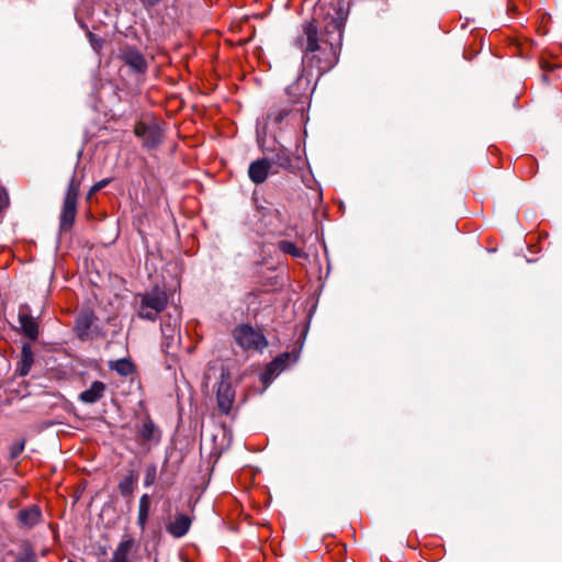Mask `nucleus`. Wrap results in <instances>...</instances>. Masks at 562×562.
<instances>
[{
    "label": "nucleus",
    "instance_id": "nucleus-1",
    "mask_svg": "<svg viewBox=\"0 0 562 562\" xmlns=\"http://www.w3.org/2000/svg\"><path fill=\"white\" fill-rule=\"evenodd\" d=\"M327 36H318L315 23L303 25L304 37L300 40L304 47L302 57L303 71L319 78L329 71L338 61L342 40V23L338 19H331L326 26Z\"/></svg>",
    "mask_w": 562,
    "mask_h": 562
},
{
    "label": "nucleus",
    "instance_id": "nucleus-2",
    "mask_svg": "<svg viewBox=\"0 0 562 562\" xmlns=\"http://www.w3.org/2000/svg\"><path fill=\"white\" fill-rule=\"evenodd\" d=\"M167 305V292L159 286L135 295L136 315L142 319L155 322Z\"/></svg>",
    "mask_w": 562,
    "mask_h": 562
},
{
    "label": "nucleus",
    "instance_id": "nucleus-3",
    "mask_svg": "<svg viewBox=\"0 0 562 562\" xmlns=\"http://www.w3.org/2000/svg\"><path fill=\"white\" fill-rule=\"evenodd\" d=\"M233 337L235 342L245 351L261 352L268 346V340L261 330L249 324L237 325L233 330Z\"/></svg>",
    "mask_w": 562,
    "mask_h": 562
},
{
    "label": "nucleus",
    "instance_id": "nucleus-4",
    "mask_svg": "<svg viewBox=\"0 0 562 562\" xmlns=\"http://www.w3.org/2000/svg\"><path fill=\"white\" fill-rule=\"evenodd\" d=\"M135 135L142 139L143 145L153 148L161 142V131L157 123L150 122H137L134 128Z\"/></svg>",
    "mask_w": 562,
    "mask_h": 562
},
{
    "label": "nucleus",
    "instance_id": "nucleus-5",
    "mask_svg": "<svg viewBox=\"0 0 562 562\" xmlns=\"http://www.w3.org/2000/svg\"><path fill=\"white\" fill-rule=\"evenodd\" d=\"M277 173L279 170L273 168V162L268 157L256 159L248 167V177L255 184H261L270 175Z\"/></svg>",
    "mask_w": 562,
    "mask_h": 562
},
{
    "label": "nucleus",
    "instance_id": "nucleus-6",
    "mask_svg": "<svg viewBox=\"0 0 562 562\" xmlns=\"http://www.w3.org/2000/svg\"><path fill=\"white\" fill-rule=\"evenodd\" d=\"M119 57L134 72L144 74L147 70L148 65L144 55L133 46H123L120 49Z\"/></svg>",
    "mask_w": 562,
    "mask_h": 562
},
{
    "label": "nucleus",
    "instance_id": "nucleus-7",
    "mask_svg": "<svg viewBox=\"0 0 562 562\" xmlns=\"http://www.w3.org/2000/svg\"><path fill=\"white\" fill-rule=\"evenodd\" d=\"M137 541L133 537L126 535L115 548L111 562H132V557L137 552Z\"/></svg>",
    "mask_w": 562,
    "mask_h": 562
},
{
    "label": "nucleus",
    "instance_id": "nucleus-8",
    "mask_svg": "<svg viewBox=\"0 0 562 562\" xmlns=\"http://www.w3.org/2000/svg\"><path fill=\"white\" fill-rule=\"evenodd\" d=\"M43 520V514L37 505H31L22 508L16 514L18 526L21 529H32Z\"/></svg>",
    "mask_w": 562,
    "mask_h": 562
},
{
    "label": "nucleus",
    "instance_id": "nucleus-9",
    "mask_svg": "<svg viewBox=\"0 0 562 562\" xmlns=\"http://www.w3.org/2000/svg\"><path fill=\"white\" fill-rule=\"evenodd\" d=\"M308 76L310 75L303 71V74L286 88V94L293 103L301 101L303 98H307L311 85Z\"/></svg>",
    "mask_w": 562,
    "mask_h": 562
},
{
    "label": "nucleus",
    "instance_id": "nucleus-10",
    "mask_svg": "<svg viewBox=\"0 0 562 562\" xmlns=\"http://www.w3.org/2000/svg\"><path fill=\"white\" fill-rule=\"evenodd\" d=\"M19 323L24 336H26L31 340L37 339L40 326L37 321L30 314L27 306H22L20 308Z\"/></svg>",
    "mask_w": 562,
    "mask_h": 562
},
{
    "label": "nucleus",
    "instance_id": "nucleus-11",
    "mask_svg": "<svg viewBox=\"0 0 562 562\" xmlns=\"http://www.w3.org/2000/svg\"><path fill=\"white\" fill-rule=\"evenodd\" d=\"M191 525L192 520L188 515L178 513L175 519L166 525V530L173 538H182L188 533Z\"/></svg>",
    "mask_w": 562,
    "mask_h": 562
},
{
    "label": "nucleus",
    "instance_id": "nucleus-12",
    "mask_svg": "<svg viewBox=\"0 0 562 562\" xmlns=\"http://www.w3.org/2000/svg\"><path fill=\"white\" fill-rule=\"evenodd\" d=\"M216 397L221 412L228 414L235 398V392L228 381L222 380L220 382Z\"/></svg>",
    "mask_w": 562,
    "mask_h": 562
},
{
    "label": "nucleus",
    "instance_id": "nucleus-13",
    "mask_svg": "<svg viewBox=\"0 0 562 562\" xmlns=\"http://www.w3.org/2000/svg\"><path fill=\"white\" fill-rule=\"evenodd\" d=\"M77 214V202L64 200L60 216L59 228L61 232L71 229Z\"/></svg>",
    "mask_w": 562,
    "mask_h": 562
},
{
    "label": "nucleus",
    "instance_id": "nucleus-14",
    "mask_svg": "<svg viewBox=\"0 0 562 562\" xmlns=\"http://www.w3.org/2000/svg\"><path fill=\"white\" fill-rule=\"evenodd\" d=\"M105 390L106 386L103 382L94 381L88 390L80 393L79 400L87 404H93L103 397Z\"/></svg>",
    "mask_w": 562,
    "mask_h": 562
},
{
    "label": "nucleus",
    "instance_id": "nucleus-15",
    "mask_svg": "<svg viewBox=\"0 0 562 562\" xmlns=\"http://www.w3.org/2000/svg\"><path fill=\"white\" fill-rule=\"evenodd\" d=\"M291 356L289 352H284L280 356H278L274 360H272L265 372L261 374V380L263 383H270L278 374L282 372V368L279 367V362H282L283 360H290Z\"/></svg>",
    "mask_w": 562,
    "mask_h": 562
},
{
    "label": "nucleus",
    "instance_id": "nucleus-16",
    "mask_svg": "<svg viewBox=\"0 0 562 562\" xmlns=\"http://www.w3.org/2000/svg\"><path fill=\"white\" fill-rule=\"evenodd\" d=\"M273 162V168L289 170L292 167V158L290 151L280 146L276 153L269 158Z\"/></svg>",
    "mask_w": 562,
    "mask_h": 562
},
{
    "label": "nucleus",
    "instance_id": "nucleus-17",
    "mask_svg": "<svg viewBox=\"0 0 562 562\" xmlns=\"http://www.w3.org/2000/svg\"><path fill=\"white\" fill-rule=\"evenodd\" d=\"M150 506H151V499L148 494H144L139 498L138 504V515H137V525L139 526L140 530L144 531L149 518L150 513Z\"/></svg>",
    "mask_w": 562,
    "mask_h": 562
},
{
    "label": "nucleus",
    "instance_id": "nucleus-18",
    "mask_svg": "<svg viewBox=\"0 0 562 562\" xmlns=\"http://www.w3.org/2000/svg\"><path fill=\"white\" fill-rule=\"evenodd\" d=\"M34 362V355L30 345L24 344L21 350V358L19 363V374L25 376L29 374Z\"/></svg>",
    "mask_w": 562,
    "mask_h": 562
},
{
    "label": "nucleus",
    "instance_id": "nucleus-19",
    "mask_svg": "<svg viewBox=\"0 0 562 562\" xmlns=\"http://www.w3.org/2000/svg\"><path fill=\"white\" fill-rule=\"evenodd\" d=\"M94 322V316L91 312L81 313L76 319V329L80 337H86L89 335V330L91 325Z\"/></svg>",
    "mask_w": 562,
    "mask_h": 562
},
{
    "label": "nucleus",
    "instance_id": "nucleus-20",
    "mask_svg": "<svg viewBox=\"0 0 562 562\" xmlns=\"http://www.w3.org/2000/svg\"><path fill=\"white\" fill-rule=\"evenodd\" d=\"M278 248L284 252V254H288L290 256H292L293 258H306L307 255L306 252L302 249V248H299L294 243L290 241V240H280L278 243Z\"/></svg>",
    "mask_w": 562,
    "mask_h": 562
},
{
    "label": "nucleus",
    "instance_id": "nucleus-21",
    "mask_svg": "<svg viewBox=\"0 0 562 562\" xmlns=\"http://www.w3.org/2000/svg\"><path fill=\"white\" fill-rule=\"evenodd\" d=\"M110 368L122 376H128L134 372V364L127 359H119L111 363Z\"/></svg>",
    "mask_w": 562,
    "mask_h": 562
},
{
    "label": "nucleus",
    "instance_id": "nucleus-22",
    "mask_svg": "<svg viewBox=\"0 0 562 562\" xmlns=\"http://www.w3.org/2000/svg\"><path fill=\"white\" fill-rule=\"evenodd\" d=\"M14 562H37V557L32 546L23 543Z\"/></svg>",
    "mask_w": 562,
    "mask_h": 562
},
{
    "label": "nucleus",
    "instance_id": "nucleus-23",
    "mask_svg": "<svg viewBox=\"0 0 562 562\" xmlns=\"http://www.w3.org/2000/svg\"><path fill=\"white\" fill-rule=\"evenodd\" d=\"M138 432L146 441L158 440V438H156L157 429L150 419H147L142 424Z\"/></svg>",
    "mask_w": 562,
    "mask_h": 562
},
{
    "label": "nucleus",
    "instance_id": "nucleus-24",
    "mask_svg": "<svg viewBox=\"0 0 562 562\" xmlns=\"http://www.w3.org/2000/svg\"><path fill=\"white\" fill-rule=\"evenodd\" d=\"M136 482V476L134 473H131L123 477L119 483V490L123 496H128L133 493L134 484Z\"/></svg>",
    "mask_w": 562,
    "mask_h": 562
},
{
    "label": "nucleus",
    "instance_id": "nucleus-25",
    "mask_svg": "<svg viewBox=\"0 0 562 562\" xmlns=\"http://www.w3.org/2000/svg\"><path fill=\"white\" fill-rule=\"evenodd\" d=\"M79 190H80V182L76 179L75 176H72V178L69 181L67 192H66L64 200L77 202L78 195H79Z\"/></svg>",
    "mask_w": 562,
    "mask_h": 562
},
{
    "label": "nucleus",
    "instance_id": "nucleus-26",
    "mask_svg": "<svg viewBox=\"0 0 562 562\" xmlns=\"http://www.w3.org/2000/svg\"><path fill=\"white\" fill-rule=\"evenodd\" d=\"M177 324H170V323H167V324H162L161 325V333H162V336L164 338L167 340V348L170 347L171 342L175 340L176 336H177Z\"/></svg>",
    "mask_w": 562,
    "mask_h": 562
},
{
    "label": "nucleus",
    "instance_id": "nucleus-27",
    "mask_svg": "<svg viewBox=\"0 0 562 562\" xmlns=\"http://www.w3.org/2000/svg\"><path fill=\"white\" fill-rule=\"evenodd\" d=\"M289 113L290 112L286 109L276 108L268 113V120L270 122L279 124L289 115Z\"/></svg>",
    "mask_w": 562,
    "mask_h": 562
},
{
    "label": "nucleus",
    "instance_id": "nucleus-28",
    "mask_svg": "<svg viewBox=\"0 0 562 562\" xmlns=\"http://www.w3.org/2000/svg\"><path fill=\"white\" fill-rule=\"evenodd\" d=\"M157 477V465L156 464H149L146 468L145 476H144V485L146 487L151 486L155 484Z\"/></svg>",
    "mask_w": 562,
    "mask_h": 562
},
{
    "label": "nucleus",
    "instance_id": "nucleus-29",
    "mask_svg": "<svg viewBox=\"0 0 562 562\" xmlns=\"http://www.w3.org/2000/svg\"><path fill=\"white\" fill-rule=\"evenodd\" d=\"M24 447H25V440H19V441L13 442L9 449L10 459L14 460L15 458H18L23 452Z\"/></svg>",
    "mask_w": 562,
    "mask_h": 562
},
{
    "label": "nucleus",
    "instance_id": "nucleus-30",
    "mask_svg": "<svg viewBox=\"0 0 562 562\" xmlns=\"http://www.w3.org/2000/svg\"><path fill=\"white\" fill-rule=\"evenodd\" d=\"M88 38H89L90 45L93 48V50L100 52L102 49L104 41L101 37H99L95 34L89 32L88 33Z\"/></svg>",
    "mask_w": 562,
    "mask_h": 562
},
{
    "label": "nucleus",
    "instance_id": "nucleus-31",
    "mask_svg": "<svg viewBox=\"0 0 562 562\" xmlns=\"http://www.w3.org/2000/svg\"><path fill=\"white\" fill-rule=\"evenodd\" d=\"M109 182H110V180H109V179H103V180H101V181H99V182L94 183V184L91 187L90 191H89V195H92V194L97 193L98 191H100L101 189H103L105 186H108V184H109Z\"/></svg>",
    "mask_w": 562,
    "mask_h": 562
},
{
    "label": "nucleus",
    "instance_id": "nucleus-32",
    "mask_svg": "<svg viewBox=\"0 0 562 562\" xmlns=\"http://www.w3.org/2000/svg\"><path fill=\"white\" fill-rule=\"evenodd\" d=\"M9 204V195L4 188H0V211Z\"/></svg>",
    "mask_w": 562,
    "mask_h": 562
},
{
    "label": "nucleus",
    "instance_id": "nucleus-33",
    "mask_svg": "<svg viewBox=\"0 0 562 562\" xmlns=\"http://www.w3.org/2000/svg\"><path fill=\"white\" fill-rule=\"evenodd\" d=\"M146 8H151L158 4L161 0H140Z\"/></svg>",
    "mask_w": 562,
    "mask_h": 562
},
{
    "label": "nucleus",
    "instance_id": "nucleus-34",
    "mask_svg": "<svg viewBox=\"0 0 562 562\" xmlns=\"http://www.w3.org/2000/svg\"><path fill=\"white\" fill-rule=\"evenodd\" d=\"M290 360H283L282 362H279V367L282 368V371L286 368Z\"/></svg>",
    "mask_w": 562,
    "mask_h": 562
}]
</instances>
